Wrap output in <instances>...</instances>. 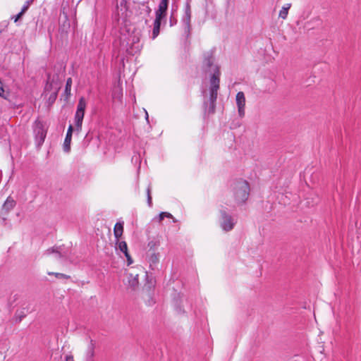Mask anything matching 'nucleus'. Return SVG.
Wrapping results in <instances>:
<instances>
[{"mask_svg":"<svg viewBox=\"0 0 361 361\" xmlns=\"http://www.w3.org/2000/svg\"><path fill=\"white\" fill-rule=\"evenodd\" d=\"M221 72L219 66L214 67V73L210 78L209 98L203 103L204 116H209L215 113L216 102L219 90Z\"/></svg>","mask_w":361,"mask_h":361,"instance_id":"1","label":"nucleus"},{"mask_svg":"<svg viewBox=\"0 0 361 361\" xmlns=\"http://www.w3.org/2000/svg\"><path fill=\"white\" fill-rule=\"evenodd\" d=\"M233 190L235 202L238 204H243L250 194L249 183L245 180H236L233 183Z\"/></svg>","mask_w":361,"mask_h":361,"instance_id":"2","label":"nucleus"},{"mask_svg":"<svg viewBox=\"0 0 361 361\" xmlns=\"http://www.w3.org/2000/svg\"><path fill=\"white\" fill-rule=\"evenodd\" d=\"M122 49L129 54L133 55L140 49V37L136 35L130 36L126 44L123 42Z\"/></svg>","mask_w":361,"mask_h":361,"instance_id":"3","label":"nucleus"},{"mask_svg":"<svg viewBox=\"0 0 361 361\" xmlns=\"http://www.w3.org/2000/svg\"><path fill=\"white\" fill-rule=\"evenodd\" d=\"M220 214L221 217L220 223L221 228L226 232L231 231L234 228L236 221L224 210H221Z\"/></svg>","mask_w":361,"mask_h":361,"instance_id":"4","label":"nucleus"},{"mask_svg":"<svg viewBox=\"0 0 361 361\" xmlns=\"http://www.w3.org/2000/svg\"><path fill=\"white\" fill-rule=\"evenodd\" d=\"M218 66L214 64V58L212 51H208L204 54V59L202 62V68L204 72L214 73V67Z\"/></svg>","mask_w":361,"mask_h":361,"instance_id":"5","label":"nucleus"},{"mask_svg":"<svg viewBox=\"0 0 361 361\" xmlns=\"http://www.w3.org/2000/svg\"><path fill=\"white\" fill-rule=\"evenodd\" d=\"M236 104L238 106V112L240 117L245 116V97L243 92H238L235 97Z\"/></svg>","mask_w":361,"mask_h":361,"instance_id":"6","label":"nucleus"},{"mask_svg":"<svg viewBox=\"0 0 361 361\" xmlns=\"http://www.w3.org/2000/svg\"><path fill=\"white\" fill-rule=\"evenodd\" d=\"M35 133L36 141L39 145H42L46 137L47 132L44 130L43 124L40 121H36Z\"/></svg>","mask_w":361,"mask_h":361,"instance_id":"7","label":"nucleus"},{"mask_svg":"<svg viewBox=\"0 0 361 361\" xmlns=\"http://www.w3.org/2000/svg\"><path fill=\"white\" fill-rule=\"evenodd\" d=\"M30 312V307L29 305H27L25 307H23L20 309H18L15 314L13 316V320L16 323H20Z\"/></svg>","mask_w":361,"mask_h":361,"instance_id":"8","label":"nucleus"},{"mask_svg":"<svg viewBox=\"0 0 361 361\" xmlns=\"http://www.w3.org/2000/svg\"><path fill=\"white\" fill-rule=\"evenodd\" d=\"M73 131V127L72 125H70L68 128L66 135L63 142V151L66 153H68L71 150V142L72 139V134Z\"/></svg>","mask_w":361,"mask_h":361,"instance_id":"9","label":"nucleus"},{"mask_svg":"<svg viewBox=\"0 0 361 361\" xmlns=\"http://www.w3.org/2000/svg\"><path fill=\"white\" fill-rule=\"evenodd\" d=\"M94 348H95V342L92 339H90V343L87 346V349L86 351V360L87 361H93L94 357Z\"/></svg>","mask_w":361,"mask_h":361,"instance_id":"10","label":"nucleus"},{"mask_svg":"<svg viewBox=\"0 0 361 361\" xmlns=\"http://www.w3.org/2000/svg\"><path fill=\"white\" fill-rule=\"evenodd\" d=\"M190 20L191 16H183L181 20L184 28V33L187 37H188L190 34Z\"/></svg>","mask_w":361,"mask_h":361,"instance_id":"11","label":"nucleus"},{"mask_svg":"<svg viewBox=\"0 0 361 361\" xmlns=\"http://www.w3.org/2000/svg\"><path fill=\"white\" fill-rule=\"evenodd\" d=\"M85 115V111H76L75 115V123L76 126V130L80 131L82 128V121Z\"/></svg>","mask_w":361,"mask_h":361,"instance_id":"12","label":"nucleus"},{"mask_svg":"<svg viewBox=\"0 0 361 361\" xmlns=\"http://www.w3.org/2000/svg\"><path fill=\"white\" fill-rule=\"evenodd\" d=\"M118 247L119 250L124 253L125 256L127 258L128 264H130L133 263V259L130 255V254L128 252V246L127 243L125 241H121L118 243Z\"/></svg>","mask_w":361,"mask_h":361,"instance_id":"13","label":"nucleus"},{"mask_svg":"<svg viewBox=\"0 0 361 361\" xmlns=\"http://www.w3.org/2000/svg\"><path fill=\"white\" fill-rule=\"evenodd\" d=\"M16 201L12 199L11 197H8L3 204V210H5L6 212H10L11 209L14 208L16 206Z\"/></svg>","mask_w":361,"mask_h":361,"instance_id":"14","label":"nucleus"},{"mask_svg":"<svg viewBox=\"0 0 361 361\" xmlns=\"http://www.w3.org/2000/svg\"><path fill=\"white\" fill-rule=\"evenodd\" d=\"M123 232V223L117 222L114 228V234L116 240L121 237Z\"/></svg>","mask_w":361,"mask_h":361,"instance_id":"15","label":"nucleus"},{"mask_svg":"<svg viewBox=\"0 0 361 361\" xmlns=\"http://www.w3.org/2000/svg\"><path fill=\"white\" fill-rule=\"evenodd\" d=\"M56 84H58V82L55 81L54 78L51 80L49 75L47 82L44 87V93L47 94V92H53Z\"/></svg>","mask_w":361,"mask_h":361,"instance_id":"16","label":"nucleus"},{"mask_svg":"<svg viewBox=\"0 0 361 361\" xmlns=\"http://www.w3.org/2000/svg\"><path fill=\"white\" fill-rule=\"evenodd\" d=\"M291 7V4H286L284 5L282 8L279 11V17L280 18H282L283 20H285L287 18L288 11Z\"/></svg>","mask_w":361,"mask_h":361,"instance_id":"17","label":"nucleus"},{"mask_svg":"<svg viewBox=\"0 0 361 361\" xmlns=\"http://www.w3.org/2000/svg\"><path fill=\"white\" fill-rule=\"evenodd\" d=\"M59 89L60 87L59 86V84H56L54 87V90L50 93L48 97V102L49 104H53L56 101Z\"/></svg>","mask_w":361,"mask_h":361,"instance_id":"18","label":"nucleus"},{"mask_svg":"<svg viewBox=\"0 0 361 361\" xmlns=\"http://www.w3.org/2000/svg\"><path fill=\"white\" fill-rule=\"evenodd\" d=\"M161 22L154 20L152 30V39H155L159 34Z\"/></svg>","mask_w":361,"mask_h":361,"instance_id":"19","label":"nucleus"},{"mask_svg":"<svg viewBox=\"0 0 361 361\" xmlns=\"http://www.w3.org/2000/svg\"><path fill=\"white\" fill-rule=\"evenodd\" d=\"M51 253H56L59 258L66 257V255L64 254L61 253V251L59 250V247H56V248L51 247V248L47 249L45 251L46 255H50Z\"/></svg>","mask_w":361,"mask_h":361,"instance_id":"20","label":"nucleus"},{"mask_svg":"<svg viewBox=\"0 0 361 361\" xmlns=\"http://www.w3.org/2000/svg\"><path fill=\"white\" fill-rule=\"evenodd\" d=\"M155 14H156V18H155L154 20L161 22V20L163 18H164L166 16V11L158 8L155 12Z\"/></svg>","mask_w":361,"mask_h":361,"instance_id":"21","label":"nucleus"},{"mask_svg":"<svg viewBox=\"0 0 361 361\" xmlns=\"http://www.w3.org/2000/svg\"><path fill=\"white\" fill-rule=\"evenodd\" d=\"M86 108V102L84 97H80L77 106V110L78 111H85Z\"/></svg>","mask_w":361,"mask_h":361,"instance_id":"22","label":"nucleus"},{"mask_svg":"<svg viewBox=\"0 0 361 361\" xmlns=\"http://www.w3.org/2000/svg\"><path fill=\"white\" fill-rule=\"evenodd\" d=\"M159 262V254L153 253L149 257L150 267L156 265Z\"/></svg>","mask_w":361,"mask_h":361,"instance_id":"23","label":"nucleus"},{"mask_svg":"<svg viewBox=\"0 0 361 361\" xmlns=\"http://www.w3.org/2000/svg\"><path fill=\"white\" fill-rule=\"evenodd\" d=\"M71 85H72V79L71 78H68L66 80V87H65V93L68 95L71 94Z\"/></svg>","mask_w":361,"mask_h":361,"instance_id":"24","label":"nucleus"},{"mask_svg":"<svg viewBox=\"0 0 361 361\" xmlns=\"http://www.w3.org/2000/svg\"><path fill=\"white\" fill-rule=\"evenodd\" d=\"M48 274L54 275L58 279H69L71 278L70 276L61 273L49 272Z\"/></svg>","mask_w":361,"mask_h":361,"instance_id":"25","label":"nucleus"},{"mask_svg":"<svg viewBox=\"0 0 361 361\" xmlns=\"http://www.w3.org/2000/svg\"><path fill=\"white\" fill-rule=\"evenodd\" d=\"M169 1V0H161L158 8L167 11Z\"/></svg>","mask_w":361,"mask_h":361,"instance_id":"26","label":"nucleus"},{"mask_svg":"<svg viewBox=\"0 0 361 361\" xmlns=\"http://www.w3.org/2000/svg\"><path fill=\"white\" fill-rule=\"evenodd\" d=\"M130 276L132 277V279H129V284L132 287H135L138 284V275L133 277V275L130 274Z\"/></svg>","mask_w":361,"mask_h":361,"instance_id":"27","label":"nucleus"},{"mask_svg":"<svg viewBox=\"0 0 361 361\" xmlns=\"http://www.w3.org/2000/svg\"><path fill=\"white\" fill-rule=\"evenodd\" d=\"M183 16H191V8L189 3H187L185 7V13Z\"/></svg>","mask_w":361,"mask_h":361,"instance_id":"28","label":"nucleus"},{"mask_svg":"<svg viewBox=\"0 0 361 361\" xmlns=\"http://www.w3.org/2000/svg\"><path fill=\"white\" fill-rule=\"evenodd\" d=\"M24 13L25 12H23V11L21 10V11L19 13H18L16 16L13 17L12 18L14 19V22L16 23Z\"/></svg>","mask_w":361,"mask_h":361,"instance_id":"29","label":"nucleus"},{"mask_svg":"<svg viewBox=\"0 0 361 361\" xmlns=\"http://www.w3.org/2000/svg\"><path fill=\"white\" fill-rule=\"evenodd\" d=\"M32 2V0L26 1L25 4L23 6L22 11L23 12H25L28 9L30 3Z\"/></svg>","mask_w":361,"mask_h":361,"instance_id":"30","label":"nucleus"},{"mask_svg":"<svg viewBox=\"0 0 361 361\" xmlns=\"http://www.w3.org/2000/svg\"><path fill=\"white\" fill-rule=\"evenodd\" d=\"M169 23L170 25L173 26L177 23V20L175 18H173V16L171 15L170 17Z\"/></svg>","mask_w":361,"mask_h":361,"instance_id":"31","label":"nucleus"},{"mask_svg":"<svg viewBox=\"0 0 361 361\" xmlns=\"http://www.w3.org/2000/svg\"><path fill=\"white\" fill-rule=\"evenodd\" d=\"M65 361H74L73 355L69 354L65 356Z\"/></svg>","mask_w":361,"mask_h":361,"instance_id":"32","label":"nucleus"},{"mask_svg":"<svg viewBox=\"0 0 361 361\" xmlns=\"http://www.w3.org/2000/svg\"><path fill=\"white\" fill-rule=\"evenodd\" d=\"M147 204H148L149 207H152V196L151 195H148V197H147Z\"/></svg>","mask_w":361,"mask_h":361,"instance_id":"33","label":"nucleus"},{"mask_svg":"<svg viewBox=\"0 0 361 361\" xmlns=\"http://www.w3.org/2000/svg\"><path fill=\"white\" fill-rule=\"evenodd\" d=\"M164 214H165V212H161V213L159 214V221H162V220L164 219Z\"/></svg>","mask_w":361,"mask_h":361,"instance_id":"34","label":"nucleus"},{"mask_svg":"<svg viewBox=\"0 0 361 361\" xmlns=\"http://www.w3.org/2000/svg\"><path fill=\"white\" fill-rule=\"evenodd\" d=\"M147 195H151V187L149 185L147 188Z\"/></svg>","mask_w":361,"mask_h":361,"instance_id":"35","label":"nucleus"},{"mask_svg":"<svg viewBox=\"0 0 361 361\" xmlns=\"http://www.w3.org/2000/svg\"><path fill=\"white\" fill-rule=\"evenodd\" d=\"M164 216V217H167V218H172L173 217L172 215L170 213H169V212H165V214Z\"/></svg>","mask_w":361,"mask_h":361,"instance_id":"36","label":"nucleus"},{"mask_svg":"<svg viewBox=\"0 0 361 361\" xmlns=\"http://www.w3.org/2000/svg\"><path fill=\"white\" fill-rule=\"evenodd\" d=\"M312 21H315V22H319L320 21V18H314L312 20Z\"/></svg>","mask_w":361,"mask_h":361,"instance_id":"37","label":"nucleus"},{"mask_svg":"<svg viewBox=\"0 0 361 361\" xmlns=\"http://www.w3.org/2000/svg\"><path fill=\"white\" fill-rule=\"evenodd\" d=\"M147 12L148 14H149L151 12V8L149 6H147Z\"/></svg>","mask_w":361,"mask_h":361,"instance_id":"38","label":"nucleus"},{"mask_svg":"<svg viewBox=\"0 0 361 361\" xmlns=\"http://www.w3.org/2000/svg\"><path fill=\"white\" fill-rule=\"evenodd\" d=\"M310 22H307V23H306V24H305V25H306L307 27H309V25H310Z\"/></svg>","mask_w":361,"mask_h":361,"instance_id":"39","label":"nucleus"},{"mask_svg":"<svg viewBox=\"0 0 361 361\" xmlns=\"http://www.w3.org/2000/svg\"><path fill=\"white\" fill-rule=\"evenodd\" d=\"M182 312L181 309H179V310H178V312ZM183 312H184V311H183Z\"/></svg>","mask_w":361,"mask_h":361,"instance_id":"40","label":"nucleus"}]
</instances>
